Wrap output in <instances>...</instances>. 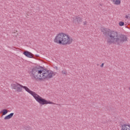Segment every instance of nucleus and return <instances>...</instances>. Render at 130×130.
Segmentation results:
<instances>
[{
	"instance_id": "f257e3e1",
	"label": "nucleus",
	"mask_w": 130,
	"mask_h": 130,
	"mask_svg": "<svg viewBox=\"0 0 130 130\" xmlns=\"http://www.w3.org/2000/svg\"><path fill=\"white\" fill-rule=\"evenodd\" d=\"M102 32L104 36L107 38V43L109 45L114 43V42H116L118 45H119L120 43H123L124 41L127 40V38L125 35H118L117 32L111 30L109 28H103L102 29Z\"/></svg>"
},
{
	"instance_id": "f03ea898",
	"label": "nucleus",
	"mask_w": 130,
	"mask_h": 130,
	"mask_svg": "<svg viewBox=\"0 0 130 130\" xmlns=\"http://www.w3.org/2000/svg\"><path fill=\"white\" fill-rule=\"evenodd\" d=\"M30 76L32 79L35 80H42V79H50L52 78L53 73L46 69L41 70L40 68L35 67L30 72Z\"/></svg>"
},
{
	"instance_id": "7ed1b4c3",
	"label": "nucleus",
	"mask_w": 130,
	"mask_h": 130,
	"mask_svg": "<svg viewBox=\"0 0 130 130\" xmlns=\"http://www.w3.org/2000/svg\"><path fill=\"white\" fill-rule=\"evenodd\" d=\"M23 89H24L26 92L32 95L35 98V99L38 102V103L41 104V105H45V104H53L52 102H50V101H47L45 99L42 98V97L40 96L39 95L37 94L35 92L30 90L29 88L27 86L20 85Z\"/></svg>"
},
{
	"instance_id": "20e7f679",
	"label": "nucleus",
	"mask_w": 130,
	"mask_h": 130,
	"mask_svg": "<svg viewBox=\"0 0 130 130\" xmlns=\"http://www.w3.org/2000/svg\"><path fill=\"white\" fill-rule=\"evenodd\" d=\"M54 42H56V43H58V44H62V45L71 44L72 42H73V38H70L69 35L62 32L58 34L56 36L54 39Z\"/></svg>"
},
{
	"instance_id": "39448f33",
	"label": "nucleus",
	"mask_w": 130,
	"mask_h": 130,
	"mask_svg": "<svg viewBox=\"0 0 130 130\" xmlns=\"http://www.w3.org/2000/svg\"><path fill=\"white\" fill-rule=\"evenodd\" d=\"M73 23H75L76 25H79L82 23V18L79 16H75L73 20Z\"/></svg>"
},
{
	"instance_id": "423d86ee",
	"label": "nucleus",
	"mask_w": 130,
	"mask_h": 130,
	"mask_svg": "<svg viewBox=\"0 0 130 130\" xmlns=\"http://www.w3.org/2000/svg\"><path fill=\"white\" fill-rule=\"evenodd\" d=\"M23 54H24V55L26 56V57H28L29 58H34V54L28 51H25L23 52Z\"/></svg>"
},
{
	"instance_id": "0eeeda50",
	"label": "nucleus",
	"mask_w": 130,
	"mask_h": 130,
	"mask_svg": "<svg viewBox=\"0 0 130 130\" xmlns=\"http://www.w3.org/2000/svg\"><path fill=\"white\" fill-rule=\"evenodd\" d=\"M121 130H130V125L125 124L122 125Z\"/></svg>"
},
{
	"instance_id": "6e6552de",
	"label": "nucleus",
	"mask_w": 130,
	"mask_h": 130,
	"mask_svg": "<svg viewBox=\"0 0 130 130\" xmlns=\"http://www.w3.org/2000/svg\"><path fill=\"white\" fill-rule=\"evenodd\" d=\"M18 86H20L21 87V86L22 85L18 83H15V84H11V87L12 89H14V90H17V87H18Z\"/></svg>"
},
{
	"instance_id": "1a4fd4ad",
	"label": "nucleus",
	"mask_w": 130,
	"mask_h": 130,
	"mask_svg": "<svg viewBox=\"0 0 130 130\" xmlns=\"http://www.w3.org/2000/svg\"><path fill=\"white\" fill-rule=\"evenodd\" d=\"M13 116H14V113H11L5 117L4 119L5 120H7V119H10V118H12L13 117Z\"/></svg>"
},
{
	"instance_id": "9d476101",
	"label": "nucleus",
	"mask_w": 130,
	"mask_h": 130,
	"mask_svg": "<svg viewBox=\"0 0 130 130\" xmlns=\"http://www.w3.org/2000/svg\"><path fill=\"white\" fill-rule=\"evenodd\" d=\"M2 112H3L2 117H3V116H4V115H6V114H8V112H9V111H8V110H7L6 109H4L2 110V111L1 112V113H2Z\"/></svg>"
},
{
	"instance_id": "9b49d317",
	"label": "nucleus",
	"mask_w": 130,
	"mask_h": 130,
	"mask_svg": "<svg viewBox=\"0 0 130 130\" xmlns=\"http://www.w3.org/2000/svg\"><path fill=\"white\" fill-rule=\"evenodd\" d=\"M113 1L115 5H120V3H121L120 0H113Z\"/></svg>"
},
{
	"instance_id": "f8f14e48",
	"label": "nucleus",
	"mask_w": 130,
	"mask_h": 130,
	"mask_svg": "<svg viewBox=\"0 0 130 130\" xmlns=\"http://www.w3.org/2000/svg\"><path fill=\"white\" fill-rule=\"evenodd\" d=\"M22 88L23 87H22L20 85H18L16 88V91L17 92H22Z\"/></svg>"
},
{
	"instance_id": "ddd939ff",
	"label": "nucleus",
	"mask_w": 130,
	"mask_h": 130,
	"mask_svg": "<svg viewBox=\"0 0 130 130\" xmlns=\"http://www.w3.org/2000/svg\"><path fill=\"white\" fill-rule=\"evenodd\" d=\"M25 130H32V128L30 126H26L24 127Z\"/></svg>"
},
{
	"instance_id": "4468645a",
	"label": "nucleus",
	"mask_w": 130,
	"mask_h": 130,
	"mask_svg": "<svg viewBox=\"0 0 130 130\" xmlns=\"http://www.w3.org/2000/svg\"><path fill=\"white\" fill-rule=\"evenodd\" d=\"M119 25L121 27H122V26H124V22L123 21H120L119 22Z\"/></svg>"
},
{
	"instance_id": "2eb2a0df",
	"label": "nucleus",
	"mask_w": 130,
	"mask_h": 130,
	"mask_svg": "<svg viewBox=\"0 0 130 130\" xmlns=\"http://www.w3.org/2000/svg\"><path fill=\"white\" fill-rule=\"evenodd\" d=\"M61 73L63 74V75H66V74H67V71L63 70L62 71Z\"/></svg>"
},
{
	"instance_id": "dca6fc26",
	"label": "nucleus",
	"mask_w": 130,
	"mask_h": 130,
	"mask_svg": "<svg viewBox=\"0 0 130 130\" xmlns=\"http://www.w3.org/2000/svg\"><path fill=\"white\" fill-rule=\"evenodd\" d=\"M106 109L107 110H110V109H111V106H108L106 107Z\"/></svg>"
},
{
	"instance_id": "f3484780",
	"label": "nucleus",
	"mask_w": 130,
	"mask_h": 130,
	"mask_svg": "<svg viewBox=\"0 0 130 130\" xmlns=\"http://www.w3.org/2000/svg\"><path fill=\"white\" fill-rule=\"evenodd\" d=\"M83 24H84V25H86V24H87V21H85L83 22Z\"/></svg>"
},
{
	"instance_id": "a211bd4d",
	"label": "nucleus",
	"mask_w": 130,
	"mask_h": 130,
	"mask_svg": "<svg viewBox=\"0 0 130 130\" xmlns=\"http://www.w3.org/2000/svg\"><path fill=\"white\" fill-rule=\"evenodd\" d=\"M104 66V63H103L101 65V68H102Z\"/></svg>"
},
{
	"instance_id": "6ab92c4d",
	"label": "nucleus",
	"mask_w": 130,
	"mask_h": 130,
	"mask_svg": "<svg viewBox=\"0 0 130 130\" xmlns=\"http://www.w3.org/2000/svg\"><path fill=\"white\" fill-rule=\"evenodd\" d=\"M128 17H129L128 16L126 15V16H125V18H126V19H128Z\"/></svg>"
},
{
	"instance_id": "aec40b11",
	"label": "nucleus",
	"mask_w": 130,
	"mask_h": 130,
	"mask_svg": "<svg viewBox=\"0 0 130 130\" xmlns=\"http://www.w3.org/2000/svg\"><path fill=\"white\" fill-rule=\"evenodd\" d=\"M55 69H56V70L57 71L58 70V68H57V67H55Z\"/></svg>"
},
{
	"instance_id": "412c9836",
	"label": "nucleus",
	"mask_w": 130,
	"mask_h": 130,
	"mask_svg": "<svg viewBox=\"0 0 130 130\" xmlns=\"http://www.w3.org/2000/svg\"><path fill=\"white\" fill-rule=\"evenodd\" d=\"M128 17H130V14H128Z\"/></svg>"
},
{
	"instance_id": "4be33fe9",
	"label": "nucleus",
	"mask_w": 130,
	"mask_h": 130,
	"mask_svg": "<svg viewBox=\"0 0 130 130\" xmlns=\"http://www.w3.org/2000/svg\"><path fill=\"white\" fill-rule=\"evenodd\" d=\"M129 90H130V87H129Z\"/></svg>"
}]
</instances>
